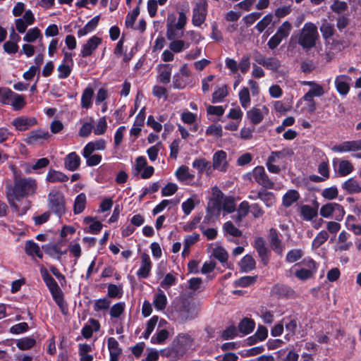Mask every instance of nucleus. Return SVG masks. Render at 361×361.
<instances>
[{"mask_svg": "<svg viewBox=\"0 0 361 361\" xmlns=\"http://www.w3.org/2000/svg\"><path fill=\"white\" fill-rule=\"evenodd\" d=\"M37 181L31 178H20L16 179L13 187L7 191L8 200L20 201L30 195H33L37 190Z\"/></svg>", "mask_w": 361, "mask_h": 361, "instance_id": "obj_1", "label": "nucleus"}, {"mask_svg": "<svg viewBox=\"0 0 361 361\" xmlns=\"http://www.w3.org/2000/svg\"><path fill=\"white\" fill-rule=\"evenodd\" d=\"M41 276L48 288L53 300L58 305L61 313L63 315H67L68 313V307L64 300L63 293L61 288L59 286L57 282L49 273L47 269L44 267L40 269Z\"/></svg>", "mask_w": 361, "mask_h": 361, "instance_id": "obj_2", "label": "nucleus"}, {"mask_svg": "<svg viewBox=\"0 0 361 361\" xmlns=\"http://www.w3.org/2000/svg\"><path fill=\"white\" fill-rule=\"evenodd\" d=\"M194 338L187 333H179L172 341L171 347L162 351V355L174 359L182 357L192 345Z\"/></svg>", "mask_w": 361, "mask_h": 361, "instance_id": "obj_3", "label": "nucleus"}, {"mask_svg": "<svg viewBox=\"0 0 361 361\" xmlns=\"http://www.w3.org/2000/svg\"><path fill=\"white\" fill-rule=\"evenodd\" d=\"M319 33L317 26L312 23H306L298 37V44L303 49H312L315 47Z\"/></svg>", "mask_w": 361, "mask_h": 361, "instance_id": "obj_4", "label": "nucleus"}, {"mask_svg": "<svg viewBox=\"0 0 361 361\" xmlns=\"http://www.w3.org/2000/svg\"><path fill=\"white\" fill-rule=\"evenodd\" d=\"M48 207L58 217L63 216L66 212L64 195L58 190L51 191L48 194Z\"/></svg>", "mask_w": 361, "mask_h": 361, "instance_id": "obj_5", "label": "nucleus"}, {"mask_svg": "<svg viewBox=\"0 0 361 361\" xmlns=\"http://www.w3.org/2000/svg\"><path fill=\"white\" fill-rule=\"evenodd\" d=\"M302 264L307 267L298 269L295 272V276L301 281H306L312 278L317 271L318 264L312 258H305L294 266Z\"/></svg>", "mask_w": 361, "mask_h": 361, "instance_id": "obj_6", "label": "nucleus"}, {"mask_svg": "<svg viewBox=\"0 0 361 361\" xmlns=\"http://www.w3.org/2000/svg\"><path fill=\"white\" fill-rule=\"evenodd\" d=\"M176 17L175 14L170 13L166 18V36L168 40L181 38L183 35V31L180 27H176L175 21Z\"/></svg>", "mask_w": 361, "mask_h": 361, "instance_id": "obj_7", "label": "nucleus"}, {"mask_svg": "<svg viewBox=\"0 0 361 361\" xmlns=\"http://www.w3.org/2000/svg\"><path fill=\"white\" fill-rule=\"evenodd\" d=\"M207 15V4L203 2L197 3L192 10V23L196 27H200L206 20Z\"/></svg>", "mask_w": 361, "mask_h": 361, "instance_id": "obj_8", "label": "nucleus"}, {"mask_svg": "<svg viewBox=\"0 0 361 361\" xmlns=\"http://www.w3.org/2000/svg\"><path fill=\"white\" fill-rule=\"evenodd\" d=\"M252 175L255 181L263 188L266 189L274 188V183L269 179L263 166H257L254 168Z\"/></svg>", "mask_w": 361, "mask_h": 361, "instance_id": "obj_9", "label": "nucleus"}, {"mask_svg": "<svg viewBox=\"0 0 361 361\" xmlns=\"http://www.w3.org/2000/svg\"><path fill=\"white\" fill-rule=\"evenodd\" d=\"M271 294L278 298L294 299L296 292L289 286L282 283L275 284L271 288Z\"/></svg>", "mask_w": 361, "mask_h": 361, "instance_id": "obj_10", "label": "nucleus"}, {"mask_svg": "<svg viewBox=\"0 0 361 361\" xmlns=\"http://www.w3.org/2000/svg\"><path fill=\"white\" fill-rule=\"evenodd\" d=\"M253 247L256 250L263 264L267 266L269 261L270 251L265 245L264 239L262 237L255 238Z\"/></svg>", "mask_w": 361, "mask_h": 361, "instance_id": "obj_11", "label": "nucleus"}, {"mask_svg": "<svg viewBox=\"0 0 361 361\" xmlns=\"http://www.w3.org/2000/svg\"><path fill=\"white\" fill-rule=\"evenodd\" d=\"M282 322H285V327L288 333L285 336L287 341L290 340V337L295 335L298 324H300L298 314H293L286 316L283 318Z\"/></svg>", "mask_w": 361, "mask_h": 361, "instance_id": "obj_12", "label": "nucleus"}, {"mask_svg": "<svg viewBox=\"0 0 361 361\" xmlns=\"http://www.w3.org/2000/svg\"><path fill=\"white\" fill-rule=\"evenodd\" d=\"M223 196V193L221 190H218V195L216 198L212 199L208 203V206L207 207V215L204 217V223H207L209 219L210 216L216 214H219L221 210L222 202L220 200Z\"/></svg>", "mask_w": 361, "mask_h": 361, "instance_id": "obj_13", "label": "nucleus"}, {"mask_svg": "<svg viewBox=\"0 0 361 361\" xmlns=\"http://www.w3.org/2000/svg\"><path fill=\"white\" fill-rule=\"evenodd\" d=\"M268 114L269 109L267 106L263 105L261 109L254 106L247 111V117L253 125H257L263 121L264 115Z\"/></svg>", "mask_w": 361, "mask_h": 361, "instance_id": "obj_14", "label": "nucleus"}, {"mask_svg": "<svg viewBox=\"0 0 361 361\" xmlns=\"http://www.w3.org/2000/svg\"><path fill=\"white\" fill-rule=\"evenodd\" d=\"M11 124L15 127L16 130L25 131L37 124V119L35 117L21 116L14 118Z\"/></svg>", "mask_w": 361, "mask_h": 361, "instance_id": "obj_15", "label": "nucleus"}, {"mask_svg": "<svg viewBox=\"0 0 361 361\" xmlns=\"http://www.w3.org/2000/svg\"><path fill=\"white\" fill-rule=\"evenodd\" d=\"M140 257L141 264L136 274L140 279H147L150 275L152 263L149 255L146 252L142 253Z\"/></svg>", "mask_w": 361, "mask_h": 361, "instance_id": "obj_16", "label": "nucleus"}, {"mask_svg": "<svg viewBox=\"0 0 361 361\" xmlns=\"http://www.w3.org/2000/svg\"><path fill=\"white\" fill-rule=\"evenodd\" d=\"M331 149L334 152H348L361 150V139L358 140L345 141L341 144L334 145Z\"/></svg>", "mask_w": 361, "mask_h": 361, "instance_id": "obj_17", "label": "nucleus"}, {"mask_svg": "<svg viewBox=\"0 0 361 361\" xmlns=\"http://www.w3.org/2000/svg\"><path fill=\"white\" fill-rule=\"evenodd\" d=\"M269 238L273 251L277 255H282L284 245H283L281 240L279 238V231L274 228H271L269 231Z\"/></svg>", "mask_w": 361, "mask_h": 361, "instance_id": "obj_18", "label": "nucleus"}, {"mask_svg": "<svg viewBox=\"0 0 361 361\" xmlns=\"http://www.w3.org/2000/svg\"><path fill=\"white\" fill-rule=\"evenodd\" d=\"M102 43V38L94 35L91 37L87 42L82 45L80 55L82 57H87L92 54L93 51Z\"/></svg>", "mask_w": 361, "mask_h": 361, "instance_id": "obj_19", "label": "nucleus"}, {"mask_svg": "<svg viewBox=\"0 0 361 361\" xmlns=\"http://www.w3.org/2000/svg\"><path fill=\"white\" fill-rule=\"evenodd\" d=\"M227 154L224 150L216 151L212 158L213 168L221 171H226L228 168V163L226 161Z\"/></svg>", "mask_w": 361, "mask_h": 361, "instance_id": "obj_20", "label": "nucleus"}, {"mask_svg": "<svg viewBox=\"0 0 361 361\" xmlns=\"http://www.w3.org/2000/svg\"><path fill=\"white\" fill-rule=\"evenodd\" d=\"M351 80L347 75H338L335 79V86L337 92L343 96H345L350 91L348 81Z\"/></svg>", "mask_w": 361, "mask_h": 361, "instance_id": "obj_21", "label": "nucleus"}, {"mask_svg": "<svg viewBox=\"0 0 361 361\" xmlns=\"http://www.w3.org/2000/svg\"><path fill=\"white\" fill-rule=\"evenodd\" d=\"M50 135L48 131L43 130L42 129L34 130L30 132L25 142L29 145H35L40 140H47L49 137Z\"/></svg>", "mask_w": 361, "mask_h": 361, "instance_id": "obj_22", "label": "nucleus"}, {"mask_svg": "<svg viewBox=\"0 0 361 361\" xmlns=\"http://www.w3.org/2000/svg\"><path fill=\"white\" fill-rule=\"evenodd\" d=\"M80 162V156L75 152H72L65 157L64 167L70 171H75L79 168Z\"/></svg>", "mask_w": 361, "mask_h": 361, "instance_id": "obj_23", "label": "nucleus"}, {"mask_svg": "<svg viewBox=\"0 0 361 361\" xmlns=\"http://www.w3.org/2000/svg\"><path fill=\"white\" fill-rule=\"evenodd\" d=\"M106 148V141L103 139L88 142L82 149V156L87 157L96 150H104Z\"/></svg>", "mask_w": 361, "mask_h": 361, "instance_id": "obj_24", "label": "nucleus"}, {"mask_svg": "<svg viewBox=\"0 0 361 361\" xmlns=\"http://www.w3.org/2000/svg\"><path fill=\"white\" fill-rule=\"evenodd\" d=\"M159 70L157 80L164 85L169 83L172 73V65L164 63L159 65Z\"/></svg>", "mask_w": 361, "mask_h": 361, "instance_id": "obj_25", "label": "nucleus"}, {"mask_svg": "<svg viewBox=\"0 0 361 361\" xmlns=\"http://www.w3.org/2000/svg\"><path fill=\"white\" fill-rule=\"evenodd\" d=\"M88 322L91 325L85 324L81 330L82 336L86 339L90 338L94 331H99L101 326L99 321L95 319L90 318Z\"/></svg>", "mask_w": 361, "mask_h": 361, "instance_id": "obj_26", "label": "nucleus"}, {"mask_svg": "<svg viewBox=\"0 0 361 361\" xmlns=\"http://www.w3.org/2000/svg\"><path fill=\"white\" fill-rule=\"evenodd\" d=\"M341 188L350 195L361 192V185L354 178H350L344 181L341 185Z\"/></svg>", "mask_w": 361, "mask_h": 361, "instance_id": "obj_27", "label": "nucleus"}, {"mask_svg": "<svg viewBox=\"0 0 361 361\" xmlns=\"http://www.w3.org/2000/svg\"><path fill=\"white\" fill-rule=\"evenodd\" d=\"M255 328V322L254 319L248 317H244L238 325V331L243 335L250 334L254 331Z\"/></svg>", "mask_w": 361, "mask_h": 361, "instance_id": "obj_28", "label": "nucleus"}, {"mask_svg": "<svg viewBox=\"0 0 361 361\" xmlns=\"http://www.w3.org/2000/svg\"><path fill=\"white\" fill-rule=\"evenodd\" d=\"M46 180L49 183H64L68 180V177L61 171L50 169L47 174Z\"/></svg>", "mask_w": 361, "mask_h": 361, "instance_id": "obj_29", "label": "nucleus"}, {"mask_svg": "<svg viewBox=\"0 0 361 361\" xmlns=\"http://www.w3.org/2000/svg\"><path fill=\"white\" fill-rule=\"evenodd\" d=\"M25 253L32 257H37L39 259L43 257V253L39 246L33 240H27L25 245Z\"/></svg>", "mask_w": 361, "mask_h": 361, "instance_id": "obj_30", "label": "nucleus"}, {"mask_svg": "<svg viewBox=\"0 0 361 361\" xmlns=\"http://www.w3.org/2000/svg\"><path fill=\"white\" fill-rule=\"evenodd\" d=\"M255 260L250 255H245L239 262L241 272H249L255 268Z\"/></svg>", "mask_w": 361, "mask_h": 361, "instance_id": "obj_31", "label": "nucleus"}, {"mask_svg": "<svg viewBox=\"0 0 361 361\" xmlns=\"http://www.w3.org/2000/svg\"><path fill=\"white\" fill-rule=\"evenodd\" d=\"M300 199V194L295 190H288L282 198L283 205L288 208Z\"/></svg>", "mask_w": 361, "mask_h": 361, "instance_id": "obj_32", "label": "nucleus"}, {"mask_svg": "<svg viewBox=\"0 0 361 361\" xmlns=\"http://www.w3.org/2000/svg\"><path fill=\"white\" fill-rule=\"evenodd\" d=\"M42 249L44 252L50 257H54L56 255H59L57 259H60L61 255H63L67 253V250H62L59 245V243L56 244H47L42 245Z\"/></svg>", "mask_w": 361, "mask_h": 361, "instance_id": "obj_33", "label": "nucleus"}, {"mask_svg": "<svg viewBox=\"0 0 361 361\" xmlns=\"http://www.w3.org/2000/svg\"><path fill=\"white\" fill-rule=\"evenodd\" d=\"M318 210L317 207H312L308 204H303L300 207V216L305 221H311L317 216Z\"/></svg>", "mask_w": 361, "mask_h": 361, "instance_id": "obj_34", "label": "nucleus"}, {"mask_svg": "<svg viewBox=\"0 0 361 361\" xmlns=\"http://www.w3.org/2000/svg\"><path fill=\"white\" fill-rule=\"evenodd\" d=\"M86 202L87 197L84 192L78 195L74 201L73 213L75 214H81L85 209Z\"/></svg>", "mask_w": 361, "mask_h": 361, "instance_id": "obj_35", "label": "nucleus"}, {"mask_svg": "<svg viewBox=\"0 0 361 361\" xmlns=\"http://www.w3.org/2000/svg\"><path fill=\"white\" fill-rule=\"evenodd\" d=\"M319 30L322 37L326 41L331 39L334 35L336 32L334 25L329 23L326 20H324L319 27Z\"/></svg>", "mask_w": 361, "mask_h": 361, "instance_id": "obj_36", "label": "nucleus"}, {"mask_svg": "<svg viewBox=\"0 0 361 361\" xmlns=\"http://www.w3.org/2000/svg\"><path fill=\"white\" fill-rule=\"evenodd\" d=\"M192 82L191 78L185 76L174 74L173 76V88L176 90H183Z\"/></svg>", "mask_w": 361, "mask_h": 361, "instance_id": "obj_37", "label": "nucleus"}, {"mask_svg": "<svg viewBox=\"0 0 361 361\" xmlns=\"http://www.w3.org/2000/svg\"><path fill=\"white\" fill-rule=\"evenodd\" d=\"M354 170L353 164L348 160H342L340 161L337 171V176L339 177H345L351 173Z\"/></svg>", "mask_w": 361, "mask_h": 361, "instance_id": "obj_38", "label": "nucleus"}, {"mask_svg": "<svg viewBox=\"0 0 361 361\" xmlns=\"http://www.w3.org/2000/svg\"><path fill=\"white\" fill-rule=\"evenodd\" d=\"M94 95V90L92 87H87L82 94L81 106L82 108L89 109L92 106V98Z\"/></svg>", "mask_w": 361, "mask_h": 361, "instance_id": "obj_39", "label": "nucleus"}, {"mask_svg": "<svg viewBox=\"0 0 361 361\" xmlns=\"http://www.w3.org/2000/svg\"><path fill=\"white\" fill-rule=\"evenodd\" d=\"M36 344V340L30 336H26L16 341V346L20 350H27L33 348Z\"/></svg>", "mask_w": 361, "mask_h": 361, "instance_id": "obj_40", "label": "nucleus"}, {"mask_svg": "<svg viewBox=\"0 0 361 361\" xmlns=\"http://www.w3.org/2000/svg\"><path fill=\"white\" fill-rule=\"evenodd\" d=\"M171 41V42L169 44V49L174 53H180L183 50L189 48L190 46L189 42H185L182 39H175Z\"/></svg>", "mask_w": 361, "mask_h": 361, "instance_id": "obj_41", "label": "nucleus"}, {"mask_svg": "<svg viewBox=\"0 0 361 361\" xmlns=\"http://www.w3.org/2000/svg\"><path fill=\"white\" fill-rule=\"evenodd\" d=\"M257 276H244L235 280L233 283L235 287H248L256 283Z\"/></svg>", "mask_w": 361, "mask_h": 361, "instance_id": "obj_42", "label": "nucleus"}, {"mask_svg": "<svg viewBox=\"0 0 361 361\" xmlns=\"http://www.w3.org/2000/svg\"><path fill=\"white\" fill-rule=\"evenodd\" d=\"M123 293L122 286H117L114 283H110L107 286L106 297L110 298H121L123 296Z\"/></svg>", "mask_w": 361, "mask_h": 361, "instance_id": "obj_43", "label": "nucleus"}, {"mask_svg": "<svg viewBox=\"0 0 361 361\" xmlns=\"http://www.w3.org/2000/svg\"><path fill=\"white\" fill-rule=\"evenodd\" d=\"M329 238V234L327 231L322 230L321 231L316 237L314 238L312 243V250H317L322 246Z\"/></svg>", "mask_w": 361, "mask_h": 361, "instance_id": "obj_44", "label": "nucleus"}, {"mask_svg": "<svg viewBox=\"0 0 361 361\" xmlns=\"http://www.w3.org/2000/svg\"><path fill=\"white\" fill-rule=\"evenodd\" d=\"M153 304L157 310H163L166 308L167 298L163 291L161 290L160 293L155 295Z\"/></svg>", "mask_w": 361, "mask_h": 361, "instance_id": "obj_45", "label": "nucleus"}, {"mask_svg": "<svg viewBox=\"0 0 361 361\" xmlns=\"http://www.w3.org/2000/svg\"><path fill=\"white\" fill-rule=\"evenodd\" d=\"M260 200L267 207H271L276 201L274 193L265 189H262Z\"/></svg>", "mask_w": 361, "mask_h": 361, "instance_id": "obj_46", "label": "nucleus"}, {"mask_svg": "<svg viewBox=\"0 0 361 361\" xmlns=\"http://www.w3.org/2000/svg\"><path fill=\"white\" fill-rule=\"evenodd\" d=\"M26 104L25 96L15 92L13 99L9 105H11L15 111L21 110Z\"/></svg>", "mask_w": 361, "mask_h": 361, "instance_id": "obj_47", "label": "nucleus"}, {"mask_svg": "<svg viewBox=\"0 0 361 361\" xmlns=\"http://www.w3.org/2000/svg\"><path fill=\"white\" fill-rule=\"evenodd\" d=\"M107 345L109 350V355L116 354L117 357H120L122 353V349L119 347V343L114 337H109L107 340Z\"/></svg>", "mask_w": 361, "mask_h": 361, "instance_id": "obj_48", "label": "nucleus"}, {"mask_svg": "<svg viewBox=\"0 0 361 361\" xmlns=\"http://www.w3.org/2000/svg\"><path fill=\"white\" fill-rule=\"evenodd\" d=\"M227 87L224 85L221 87H218L212 94V102L213 104L221 102L227 96Z\"/></svg>", "mask_w": 361, "mask_h": 361, "instance_id": "obj_49", "label": "nucleus"}, {"mask_svg": "<svg viewBox=\"0 0 361 361\" xmlns=\"http://www.w3.org/2000/svg\"><path fill=\"white\" fill-rule=\"evenodd\" d=\"M303 256V252L300 249H293L289 250L286 256V262L288 263H294L301 259Z\"/></svg>", "mask_w": 361, "mask_h": 361, "instance_id": "obj_50", "label": "nucleus"}, {"mask_svg": "<svg viewBox=\"0 0 361 361\" xmlns=\"http://www.w3.org/2000/svg\"><path fill=\"white\" fill-rule=\"evenodd\" d=\"M111 301L104 297L97 300L93 305V310L94 312H99L102 310H107L109 309L111 305Z\"/></svg>", "mask_w": 361, "mask_h": 361, "instance_id": "obj_51", "label": "nucleus"}, {"mask_svg": "<svg viewBox=\"0 0 361 361\" xmlns=\"http://www.w3.org/2000/svg\"><path fill=\"white\" fill-rule=\"evenodd\" d=\"M176 176L180 181L190 180L194 178V176L188 172V167L186 166H180L176 171Z\"/></svg>", "mask_w": 361, "mask_h": 361, "instance_id": "obj_52", "label": "nucleus"}, {"mask_svg": "<svg viewBox=\"0 0 361 361\" xmlns=\"http://www.w3.org/2000/svg\"><path fill=\"white\" fill-rule=\"evenodd\" d=\"M239 100L243 108L247 109L250 103V92L247 87H243L239 92Z\"/></svg>", "mask_w": 361, "mask_h": 361, "instance_id": "obj_53", "label": "nucleus"}, {"mask_svg": "<svg viewBox=\"0 0 361 361\" xmlns=\"http://www.w3.org/2000/svg\"><path fill=\"white\" fill-rule=\"evenodd\" d=\"M140 14V6H136L133 11L128 13L126 18L125 24L127 27L134 28L135 22Z\"/></svg>", "mask_w": 361, "mask_h": 361, "instance_id": "obj_54", "label": "nucleus"}, {"mask_svg": "<svg viewBox=\"0 0 361 361\" xmlns=\"http://www.w3.org/2000/svg\"><path fill=\"white\" fill-rule=\"evenodd\" d=\"M223 228L226 233L233 237H240L243 234L242 231L235 227L234 224L230 221L224 223Z\"/></svg>", "mask_w": 361, "mask_h": 361, "instance_id": "obj_55", "label": "nucleus"}, {"mask_svg": "<svg viewBox=\"0 0 361 361\" xmlns=\"http://www.w3.org/2000/svg\"><path fill=\"white\" fill-rule=\"evenodd\" d=\"M126 305L124 302H118L114 304L110 309L109 314L111 318L119 317L124 312Z\"/></svg>", "mask_w": 361, "mask_h": 361, "instance_id": "obj_56", "label": "nucleus"}, {"mask_svg": "<svg viewBox=\"0 0 361 361\" xmlns=\"http://www.w3.org/2000/svg\"><path fill=\"white\" fill-rule=\"evenodd\" d=\"M192 167L196 169L199 173H202L203 171L211 168V164L205 159H195L192 162Z\"/></svg>", "mask_w": 361, "mask_h": 361, "instance_id": "obj_57", "label": "nucleus"}, {"mask_svg": "<svg viewBox=\"0 0 361 361\" xmlns=\"http://www.w3.org/2000/svg\"><path fill=\"white\" fill-rule=\"evenodd\" d=\"M39 37H42L41 31L37 27L30 29L23 37L27 42H34Z\"/></svg>", "mask_w": 361, "mask_h": 361, "instance_id": "obj_58", "label": "nucleus"}, {"mask_svg": "<svg viewBox=\"0 0 361 361\" xmlns=\"http://www.w3.org/2000/svg\"><path fill=\"white\" fill-rule=\"evenodd\" d=\"M14 94L15 92L9 88H1L0 102L4 105H9Z\"/></svg>", "mask_w": 361, "mask_h": 361, "instance_id": "obj_59", "label": "nucleus"}, {"mask_svg": "<svg viewBox=\"0 0 361 361\" xmlns=\"http://www.w3.org/2000/svg\"><path fill=\"white\" fill-rule=\"evenodd\" d=\"M177 282V278L171 273L166 274L163 281L160 283V286L164 290H168L171 286L176 285Z\"/></svg>", "mask_w": 361, "mask_h": 361, "instance_id": "obj_60", "label": "nucleus"}, {"mask_svg": "<svg viewBox=\"0 0 361 361\" xmlns=\"http://www.w3.org/2000/svg\"><path fill=\"white\" fill-rule=\"evenodd\" d=\"M292 29V25L288 21H285L278 28L276 34L282 39H286L288 37L290 32Z\"/></svg>", "mask_w": 361, "mask_h": 361, "instance_id": "obj_61", "label": "nucleus"}, {"mask_svg": "<svg viewBox=\"0 0 361 361\" xmlns=\"http://www.w3.org/2000/svg\"><path fill=\"white\" fill-rule=\"evenodd\" d=\"M168 337L169 331L166 329H161L158 331L157 334L151 338V342L152 343L161 344Z\"/></svg>", "mask_w": 361, "mask_h": 361, "instance_id": "obj_62", "label": "nucleus"}, {"mask_svg": "<svg viewBox=\"0 0 361 361\" xmlns=\"http://www.w3.org/2000/svg\"><path fill=\"white\" fill-rule=\"evenodd\" d=\"M273 16L271 14H267L263 17L255 25L256 30L259 32H262L268 25L271 23Z\"/></svg>", "mask_w": 361, "mask_h": 361, "instance_id": "obj_63", "label": "nucleus"}, {"mask_svg": "<svg viewBox=\"0 0 361 361\" xmlns=\"http://www.w3.org/2000/svg\"><path fill=\"white\" fill-rule=\"evenodd\" d=\"M263 66L268 70L276 71L281 67V62L277 58L269 57L266 59Z\"/></svg>", "mask_w": 361, "mask_h": 361, "instance_id": "obj_64", "label": "nucleus"}]
</instances>
